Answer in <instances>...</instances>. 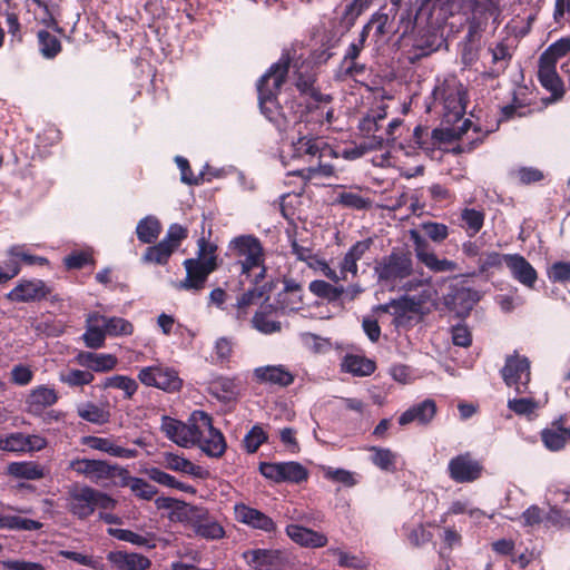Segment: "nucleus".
<instances>
[{
    "instance_id": "dca6fc26",
    "label": "nucleus",
    "mask_w": 570,
    "mask_h": 570,
    "mask_svg": "<svg viewBox=\"0 0 570 570\" xmlns=\"http://www.w3.org/2000/svg\"><path fill=\"white\" fill-rule=\"evenodd\" d=\"M323 159L325 157H336L334 149L320 137H299L292 144V158L303 159Z\"/></svg>"
},
{
    "instance_id": "c756f323",
    "label": "nucleus",
    "mask_w": 570,
    "mask_h": 570,
    "mask_svg": "<svg viewBox=\"0 0 570 570\" xmlns=\"http://www.w3.org/2000/svg\"><path fill=\"white\" fill-rule=\"evenodd\" d=\"M277 308L298 311L303 307V287L294 279L284 281V289L277 294Z\"/></svg>"
},
{
    "instance_id": "864d4df0",
    "label": "nucleus",
    "mask_w": 570,
    "mask_h": 570,
    "mask_svg": "<svg viewBox=\"0 0 570 570\" xmlns=\"http://www.w3.org/2000/svg\"><path fill=\"white\" fill-rule=\"evenodd\" d=\"M372 3L373 0H353L345 7L341 16V26L350 30L355 24L357 18L367 10Z\"/></svg>"
},
{
    "instance_id": "cd10ccee",
    "label": "nucleus",
    "mask_w": 570,
    "mask_h": 570,
    "mask_svg": "<svg viewBox=\"0 0 570 570\" xmlns=\"http://www.w3.org/2000/svg\"><path fill=\"white\" fill-rule=\"evenodd\" d=\"M285 532L293 542L306 548H323L328 541L325 534L298 524H288Z\"/></svg>"
},
{
    "instance_id": "49530a36",
    "label": "nucleus",
    "mask_w": 570,
    "mask_h": 570,
    "mask_svg": "<svg viewBox=\"0 0 570 570\" xmlns=\"http://www.w3.org/2000/svg\"><path fill=\"white\" fill-rule=\"evenodd\" d=\"M386 6L382 7L380 10L374 12L370 18V24L375 29L374 38L376 41L381 40L384 36L390 32H397V29H394L392 14L390 12H385Z\"/></svg>"
},
{
    "instance_id": "9d476101",
    "label": "nucleus",
    "mask_w": 570,
    "mask_h": 570,
    "mask_svg": "<svg viewBox=\"0 0 570 570\" xmlns=\"http://www.w3.org/2000/svg\"><path fill=\"white\" fill-rule=\"evenodd\" d=\"M479 298L478 292L470 288L464 281L458 279L451 282L443 293L444 305L460 317L466 316Z\"/></svg>"
},
{
    "instance_id": "a19ab883",
    "label": "nucleus",
    "mask_w": 570,
    "mask_h": 570,
    "mask_svg": "<svg viewBox=\"0 0 570 570\" xmlns=\"http://www.w3.org/2000/svg\"><path fill=\"white\" fill-rule=\"evenodd\" d=\"M368 451L372 452L370 458L371 462L382 471L394 473L396 471L397 453L389 448L370 446Z\"/></svg>"
},
{
    "instance_id": "9b49d317",
    "label": "nucleus",
    "mask_w": 570,
    "mask_h": 570,
    "mask_svg": "<svg viewBox=\"0 0 570 570\" xmlns=\"http://www.w3.org/2000/svg\"><path fill=\"white\" fill-rule=\"evenodd\" d=\"M200 426L195 446H198L209 458H222L227 449V443L220 430L214 428L213 417L204 411L199 414Z\"/></svg>"
},
{
    "instance_id": "58836bf2",
    "label": "nucleus",
    "mask_w": 570,
    "mask_h": 570,
    "mask_svg": "<svg viewBox=\"0 0 570 570\" xmlns=\"http://www.w3.org/2000/svg\"><path fill=\"white\" fill-rule=\"evenodd\" d=\"M334 204L353 210H368L373 202L368 196L362 195L361 190H348L338 193Z\"/></svg>"
},
{
    "instance_id": "aec40b11",
    "label": "nucleus",
    "mask_w": 570,
    "mask_h": 570,
    "mask_svg": "<svg viewBox=\"0 0 570 570\" xmlns=\"http://www.w3.org/2000/svg\"><path fill=\"white\" fill-rule=\"evenodd\" d=\"M235 515L238 522L266 533H275L277 525L274 520L259 511L244 503L235 505Z\"/></svg>"
},
{
    "instance_id": "b1692460",
    "label": "nucleus",
    "mask_w": 570,
    "mask_h": 570,
    "mask_svg": "<svg viewBox=\"0 0 570 570\" xmlns=\"http://www.w3.org/2000/svg\"><path fill=\"white\" fill-rule=\"evenodd\" d=\"M504 261L512 277L528 288H533L538 279L537 271L519 254L505 255Z\"/></svg>"
},
{
    "instance_id": "f704fd0d",
    "label": "nucleus",
    "mask_w": 570,
    "mask_h": 570,
    "mask_svg": "<svg viewBox=\"0 0 570 570\" xmlns=\"http://www.w3.org/2000/svg\"><path fill=\"white\" fill-rule=\"evenodd\" d=\"M431 298L430 288L425 287L419 297L416 296H403L397 301L391 302L390 306L393 308V314L403 316L406 313L420 312L422 304Z\"/></svg>"
},
{
    "instance_id": "603ef678",
    "label": "nucleus",
    "mask_w": 570,
    "mask_h": 570,
    "mask_svg": "<svg viewBox=\"0 0 570 570\" xmlns=\"http://www.w3.org/2000/svg\"><path fill=\"white\" fill-rule=\"evenodd\" d=\"M10 475L18 479L39 480L43 478V469L36 462H13L8 466Z\"/></svg>"
},
{
    "instance_id": "c85d7f7f",
    "label": "nucleus",
    "mask_w": 570,
    "mask_h": 570,
    "mask_svg": "<svg viewBox=\"0 0 570 570\" xmlns=\"http://www.w3.org/2000/svg\"><path fill=\"white\" fill-rule=\"evenodd\" d=\"M81 444L92 450L108 453L115 458L134 459L138 455V451L136 449H127L116 445L110 439L107 438L94 435L82 436Z\"/></svg>"
},
{
    "instance_id": "774afa93",
    "label": "nucleus",
    "mask_w": 570,
    "mask_h": 570,
    "mask_svg": "<svg viewBox=\"0 0 570 570\" xmlns=\"http://www.w3.org/2000/svg\"><path fill=\"white\" fill-rule=\"evenodd\" d=\"M501 554H509L511 557L510 561L519 564L521 569L530 563L532 557L527 550L517 553L513 542L507 540H501Z\"/></svg>"
},
{
    "instance_id": "423d86ee",
    "label": "nucleus",
    "mask_w": 570,
    "mask_h": 570,
    "mask_svg": "<svg viewBox=\"0 0 570 570\" xmlns=\"http://www.w3.org/2000/svg\"><path fill=\"white\" fill-rule=\"evenodd\" d=\"M12 303H38L41 301L59 302L61 298L55 293L52 286L40 278H21L17 285L6 294Z\"/></svg>"
},
{
    "instance_id": "4d7b16f0",
    "label": "nucleus",
    "mask_w": 570,
    "mask_h": 570,
    "mask_svg": "<svg viewBox=\"0 0 570 570\" xmlns=\"http://www.w3.org/2000/svg\"><path fill=\"white\" fill-rule=\"evenodd\" d=\"M508 177L510 180L521 185H531L540 183L546 178L542 170L535 167H520L509 171Z\"/></svg>"
},
{
    "instance_id": "f8f14e48",
    "label": "nucleus",
    "mask_w": 570,
    "mask_h": 570,
    "mask_svg": "<svg viewBox=\"0 0 570 570\" xmlns=\"http://www.w3.org/2000/svg\"><path fill=\"white\" fill-rule=\"evenodd\" d=\"M138 380L146 386L157 387L168 393L178 392L183 386L178 372L163 364L142 367L138 373Z\"/></svg>"
},
{
    "instance_id": "e2e57ef3",
    "label": "nucleus",
    "mask_w": 570,
    "mask_h": 570,
    "mask_svg": "<svg viewBox=\"0 0 570 570\" xmlns=\"http://www.w3.org/2000/svg\"><path fill=\"white\" fill-rule=\"evenodd\" d=\"M107 532L109 535H111L118 540L126 541V542H129L135 546L148 547L150 549L156 547V544L150 543V540L147 539L146 537H142L131 530H128V529L109 528L107 530Z\"/></svg>"
},
{
    "instance_id": "f3484780",
    "label": "nucleus",
    "mask_w": 570,
    "mask_h": 570,
    "mask_svg": "<svg viewBox=\"0 0 570 570\" xmlns=\"http://www.w3.org/2000/svg\"><path fill=\"white\" fill-rule=\"evenodd\" d=\"M187 521L196 535L217 540L225 537L224 528L204 509L196 507L190 508Z\"/></svg>"
},
{
    "instance_id": "6e6d98bb",
    "label": "nucleus",
    "mask_w": 570,
    "mask_h": 570,
    "mask_svg": "<svg viewBox=\"0 0 570 570\" xmlns=\"http://www.w3.org/2000/svg\"><path fill=\"white\" fill-rule=\"evenodd\" d=\"M94 380L95 375L90 371L68 368L59 373V381L72 389L88 385Z\"/></svg>"
},
{
    "instance_id": "bf43d9fd",
    "label": "nucleus",
    "mask_w": 570,
    "mask_h": 570,
    "mask_svg": "<svg viewBox=\"0 0 570 570\" xmlns=\"http://www.w3.org/2000/svg\"><path fill=\"white\" fill-rule=\"evenodd\" d=\"M308 288L317 297L326 299L331 303L340 299L344 293L343 286H334L323 279L311 282Z\"/></svg>"
},
{
    "instance_id": "2f4dec72",
    "label": "nucleus",
    "mask_w": 570,
    "mask_h": 570,
    "mask_svg": "<svg viewBox=\"0 0 570 570\" xmlns=\"http://www.w3.org/2000/svg\"><path fill=\"white\" fill-rule=\"evenodd\" d=\"M529 106L528 87L518 85L512 91V102L501 107V121L509 120L515 116H525L529 112Z\"/></svg>"
},
{
    "instance_id": "4468645a",
    "label": "nucleus",
    "mask_w": 570,
    "mask_h": 570,
    "mask_svg": "<svg viewBox=\"0 0 570 570\" xmlns=\"http://www.w3.org/2000/svg\"><path fill=\"white\" fill-rule=\"evenodd\" d=\"M380 279L394 282L407 277L412 272L411 252H391L375 267Z\"/></svg>"
},
{
    "instance_id": "052dcab7",
    "label": "nucleus",
    "mask_w": 570,
    "mask_h": 570,
    "mask_svg": "<svg viewBox=\"0 0 570 570\" xmlns=\"http://www.w3.org/2000/svg\"><path fill=\"white\" fill-rule=\"evenodd\" d=\"M102 326L106 335L109 336H127L134 332V325L126 318L122 317H106L101 316Z\"/></svg>"
},
{
    "instance_id": "a878e982",
    "label": "nucleus",
    "mask_w": 570,
    "mask_h": 570,
    "mask_svg": "<svg viewBox=\"0 0 570 570\" xmlns=\"http://www.w3.org/2000/svg\"><path fill=\"white\" fill-rule=\"evenodd\" d=\"M107 560L116 570H147L151 567L150 559L137 552L110 551Z\"/></svg>"
},
{
    "instance_id": "6ab92c4d",
    "label": "nucleus",
    "mask_w": 570,
    "mask_h": 570,
    "mask_svg": "<svg viewBox=\"0 0 570 570\" xmlns=\"http://www.w3.org/2000/svg\"><path fill=\"white\" fill-rule=\"evenodd\" d=\"M253 381L263 385L287 387L294 383L295 375L285 365H265L254 368Z\"/></svg>"
},
{
    "instance_id": "de8ad7c7",
    "label": "nucleus",
    "mask_w": 570,
    "mask_h": 570,
    "mask_svg": "<svg viewBox=\"0 0 570 570\" xmlns=\"http://www.w3.org/2000/svg\"><path fill=\"white\" fill-rule=\"evenodd\" d=\"M41 528L42 523L40 521L22 518L19 515L0 513V529L16 531H37Z\"/></svg>"
},
{
    "instance_id": "0eeeda50",
    "label": "nucleus",
    "mask_w": 570,
    "mask_h": 570,
    "mask_svg": "<svg viewBox=\"0 0 570 570\" xmlns=\"http://www.w3.org/2000/svg\"><path fill=\"white\" fill-rule=\"evenodd\" d=\"M501 376L504 384L517 395L528 393L531 380L530 361L514 352L507 356L504 366L501 368Z\"/></svg>"
},
{
    "instance_id": "ea45409f",
    "label": "nucleus",
    "mask_w": 570,
    "mask_h": 570,
    "mask_svg": "<svg viewBox=\"0 0 570 570\" xmlns=\"http://www.w3.org/2000/svg\"><path fill=\"white\" fill-rule=\"evenodd\" d=\"M37 41L39 52L45 59L52 60L62 51V45L59 38L50 33L47 29H40L37 32Z\"/></svg>"
},
{
    "instance_id": "5701e85b",
    "label": "nucleus",
    "mask_w": 570,
    "mask_h": 570,
    "mask_svg": "<svg viewBox=\"0 0 570 570\" xmlns=\"http://www.w3.org/2000/svg\"><path fill=\"white\" fill-rule=\"evenodd\" d=\"M554 503L550 507L544 520L558 528L570 524V490H559L554 493Z\"/></svg>"
},
{
    "instance_id": "f03ea898",
    "label": "nucleus",
    "mask_w": 570,
    "mask_h": 570,
    "mask_svg": "<svg viewBox=\"0 0 570 570\" xmlns=\"http://www.w3.org/2000/svg\"><path fill=\"white\" fill-rule=\"evenodd\" d=\"M293 53L281 55L257 81L258 104L262 114L278 131H285L295 117H288L278 102V95L286 82Z\"/></svg>"
},
{
    "instance_id": "6e6552de",
    "label": "nucleus",
    "mask_w": 570,
    "mask_h": 570,
    "mask_svg": "<svg viewBox=\"0 0 570 570\" xmlns=\"http://www.w3.org/2000/svg\"><path fill=\"white\" fill-rule=\"evenodd\" d=\"M69 468L79 475H83L91 483L100 484L106 480L117 481L120 473L125 472V468L119 464H111L105 460L95 459H75L70 462Z\"/></svg>"
},
{
    "instance_id": "a18cd8bd",
    "label": "nucleus",
    "mask_w": 570,
    "mask_h": 570,
    "mask_svg": "<svg viewBox=\"0 0 570 570\" xmlns=\"http://www.w3.org/2000/svg\"><path fill=\"white\" fill-rule=\"evenodd\" d=\"M77 414L83 421L98 425L108 423L110 420L109 411L89 401L77 406Z\"/></svg>"
},
{
    "instance_id": "a211bd4d",
    "label": "nucleus",
    "mask_w": 570,
    "mask_h": 570,
    "mask_svg": "<svg viewBox=\"0 0 570 570\" xmlns=\"http://www.w3.org/2000/svg\"><path fill=\"white\" fill-rule=\"evenodd\" d=\"M96 489L89 485H73L68 491V510L80 520L94 513V495Z\"/></svg>"
},
{
    "instance_id": "4c0bfd02",
    "label": "nucleus",
    "mask_w": 570,
    "mask_h": 570,
    "mask_svg": "<svg viewBox=\"0 0 570 570\" xmlns=\"http://www.w3.org/2000/svg\"><path fill=\"white\" fill-rule=\"evenodd\" d=\"M342 367L355 376H368L376 370V364L365 356L347 354L343 360Z\"/></svg>"
},
{
    "instance_id": "bb28decb",
    "label": "nucleus",
    "mask_w": 570,
    "mask_h": 570,
    "mask_svg": "<svg viewBox=\"0 0 570 570\" xmlns=\"http://www.w3.org/2000/svg\"><path fill=\"white\" fill-rule=\"evenodd\" d=\"M245 255V258L239 261L242 276L246 279H250L257 285L264 279L266 274L265 267V252H239Z\"/></svg>"
},
{
    "instance_id": "473e14b6",
    "label": "nucleus",
    "mask_w": 570,
    "mask_h": 570,
    "mask_svg": "<svg viewBox=\"0 0 570 570\" xmlns=\"http://www.w3.org/2000/svg\"><path fill=\"white\" fill-rule=\"evenodd\" d=\"M538 80L551 94L550 98L547 99L549 102H556L563 98L566 92L564 85L557 69L538 67Z\"/></svg>"
},
{
    "instance_id": "338daca9",
    "label": "nucleus",
    "mask_w": 570,
    "mask_h": 570,
    "mask_svg": "<svg viewBox=\"0 0 570 570\" xmlns=\"http://www.w3.org/2000/svg\"><path fill=\"white\" fill-rule=\"evenodd\" d=\"M335 46L336 42L328 39L326 43H322L318 48L314 49L307 58H304V60H308L314 68L316 66L325 65L334 56L332 49Z\"/></svg>"
},
{
    "instance_id": "39448f33",
    "label": "nucleus",
    "mask_w": 570,
    "mask_h": 570,
    "mask_svg": "<svg viewBox=\"0 0 570 570\" xmlns=\"http://www.w3.org/2000/svg\"><path fill=\"white\" fill-rule=\"evenodd\" d=\"M204 411H194L187 422L164 415L161 417L160 430L167 439L181 448H193L197 442L199 432L200 420L199 414Z\"/></svg>"
},
{
    "instance_id": "e433bc0d",
    "label": "nucleus",
    "mask_w": 570,
    "mask_h": 570,
    "mask_svg": "<svg viewBox=\"0 0 570 570\" xmlns=\"http://www.w3.org/2000/svg\"><path fill=\"white\" fill-rule=\"evenodd\" d=\"M163 465L171 471L202 476V468L190 460L171 452L163 453Z\"/></svg>"
},
{
    "instance_id": "5fc2aeb1",
    "label": "nucleus",
    "mask_w": 570,
    "mask_h": 570,
    "mask_svg": "<svg viewBox=\"0 0 570 570\" xmlns=\"http://www.w3.org/2000/svg\"><path fill=\"white\" fill-rule=\"evenodd\" d=\"M507 406L517 415L531 417V415L540 407V403L533 397H518L515 394L513 397L508 396Z\"/></svg>"
},
{
    "instance_id": "3c124183",
    "label": "nucleus",
    "mask_w": 570,
    "mask_h": 570,
    "mask_svg": "<svg viewBox=\"0 0 570 570\" xmlns=\"http://www.w3.org/2000/svg\"><path fill=\"white\" fill-rule=\"evenodd\" d=\"M459 223L460 226L464 228L470 236H473L482 228L484 223V214L482 210L464 207L461 209Z\"/></svg>"
},
{
    "instance_id": "69168bd1",
    "label": "nucleus",
    "mask_w": 570,
    "mask_h": 570,
    "mask_svg": "<svg viewBox=\"0 0 570 570\" xmlns=\"http://www.w3.org/2000/svg\"><path fill=\"white\" fill-rule=\"evenodd\" d=\"M365 71L366 63L360 60H348L346 57H343L338 66L337 76L341 79H354L364 75Z\"/></svg>"
},
{
    "instance_id": "72a5a7b5",
    "label": "nucleus",
    "mask_w": 570,
    "mask_h": 570,
    "mask_svg": "<svg viewBox=\"0 0 570 570\" xmlns=\"http://www.w3.org/2000/svg\"><path fill=\"white\" fill-rule=\"evenodd\" d=\"M161 232L163 225L160 220L154 215H148L141 218L136 226V235L138 240L146 245L154 246Z\"/></svg>"
},
{
    "instance_id": "13d9d810",
    "label": "nucleus",
    "mask_w": 570,
    "mask_h": 570,
    "mask_svg": "<svg viewBox=\"0 0 570 570\" xmlns=\"http://www.w3.org/2000/svg\"><path fill=\"white\" fill-rule=\"evenodd\" d=\"M101 389H118L124 391L125 399H131L138 390L137 382L125 375H114L106 377L100 385Z\"/></svg>"
},
{
    "instance_id": "c9c22d12",
    "label": "nucleus",
    "mask_w": 570,
    "mask_h": 570,
    "mask_svg": "<svg viewBox=\"0 0 570 570\" xmlns=\"http://www.w3.org/2000/svg\"><path fill=\"white\" fill-rule=\"evenodd\" d=\"M541 440L550 451H559L570 440V428H563L559 423H553L541 432Z\"/></svg>"
},
{
    "instance_id": "412c9836",
    "label": "nucleus",
    "mask_w": 570,
    "mask_h": 570,
    "mask_svg": "<svg viewBox=\"0 0 570 570\" xmlns=\"http://www.w3.org/2000/svg\"><path fill=\"white\" fill-rule=\"evenodd\" d=\"M59 400L57 391L47 385H39L30 390L26 397L27 412L32 416H41L45 410Z\"/></svg>"
},
{
    "instance_id": "f257e3e1",
    "label": "nucleus",
    "mask_w": 570,
    "mask_h": 570,
    "mask_svg": "<svg viewBox=\"0 0 570 570\" xmlns=\"http://www.w3.org/2000/svg\"><path fill=\"white\" fill-rule=\"evenodd\" d=\"M432 105L428 106L429 110L442 106L441 127L432 130V139L439 142H452L460 139L471 125V120L464 118L466 90L463 85L455 77L438 81L432 91Z\"/></svg>"
},
{
    "instance_id": "79ce46f5",
    "label": "nucleus",
    "mask_w": 570,
    "mask_h": 570,
    "mask_svg": "<svg viewBox=\"0 0 570 570\" xmlns=\"http://www.w3.org/2000/svg\"><path fill=\"white\" fill-rule=\"evenodd\" d=\"M188 237V229L180 224H171L164 238L156 245L147 249H177L183 240Z\"/></svg>"
},
{
    "instance_id": "393cba45",
    "label": "nucleus",
    "mask_w": 570,
    "mask_h": 570,
    "mask_svg": "<svg viewBox=\"0 0 570 570\" xmlns=\"http://www.w3.org/2000/svg\"><path fill=\"white\" fill-rule=\"evenodd\" d=\"M385 119V114H379L377 116H366L360 124V129L366 135H372L367 140L360 144L357 149L361 151L357 153V156H361L370 150H379L383 148L384 137L382 135H376V132L381 129L380 121Z\"/></svg>"
},
{
    "instance_id": "0e129e2a",
    "label": "nucleus",
    "mask_w": 570,
    "mask_h": 570,
    "mask_svg": "<svg viewBox=\"0 0 570 570\" xmlns=\"http://www.w3.org/2000/svg\"><path fill=\"white\" fill-rule=\"evenodd\" d=\"M295 174L305 180H311L317 176L332 177L335 175V167L332 164L323 163L322 159H317L315 166L302 168Z\"/></svg>"
},
{
    "instance_id": "680f3d73",
    "label": "nucleus",
    "mask_w": 570,
    "mask_h": 570,
    "mask_svg": "<svg viewBox=\"0 0 570 570\" xmlns=\"http://www.w3.org/2000/svg\"><path fill=\"white\" fill-rule=\"evenodd\" d=\"M268 441V435L264 429L256 424L244 436L243 446L249 454L256 453L259 446Z\"/></svg>"
},
{
    "instance_id": "20e7f679",
    "label": "nucleus",
    "mask_w": 570,
    "mask_h": 570,
    "mask_svg": "<svg viewBox=\"0 0 570 570\" xmlns=\"http://www.w3.org/2000/svg\"><path fill=\"white\" fill-rule=\"evenodd\" d=\"M216 252H197L196 258L185 259L183 265L186 269L185 279L177 284L178 289L202 291L208 276L217 268Z\"/></svg>"
},
{
    "instance_id": "1a4fd4ad",
    "label": "nucleus",
    "mask_w": 570,
    "mask_h": 570,
    "mask_svg": "<svg viewBox=\"0 0 570 570\" xmlns=\"http://www.w3.org/2000/svg\"><path fill=\"white\" fill-rule=\"evenodd\" d=\"M258 470L263 476L275 483L301 484L309 476L308 470L296 461L261 462Z\"/></svg>"
},
{
    "instance_id": "7ed1b4c3",
    "label": "nucleus",
    "mask_w": 570,
    "mask_h": 570,
    "mask_svg": "<svg viewBox=\"0 0 570 570\" xmlns=\"http://www.w3.org/2000/svg\"><path fill=\"white\" fill-rule=\"evenodd\" d=\"M284 53H288L289 56L293 53L291 67L293 66L294 68L296 89L302 95L308 96L313 102H315V108H318L320 105L330 104L332 101V97L330 95L322 94L320 88L315 86L317 81V73L312 63L308 62V60H304L303 55L298 53L297 48L295 47L284 49L282 55Z\"/></svg>"
},
{
    "instance_id": "c03bdc74",
    "label": "nucleus",
    "mask_w": 570,
    "mask_h": 570,
    "mask_svg": "<svg viewBox=\"0 0 570 570\" xmlns=\"http://www.w3.org/2000/svg\"><path fill=\"white\" fill-rule=\"evenodd\" d=\"M420 262L435 273L442 272H460L462 268L458 266V263L446 258H439L435 252H416Z\"/></svg>"
},
{
    "instance_id": "4be33fe9",
    "label": "nucleus",
    "mask_w": 570,
    "mask_h": 570,
    "mask_svg": "<svg viewBox=\"0 0 570 570\" xmlns=\"http://www.w3.org/2000/svg\"><path fill=\"white\" fill-rule=\"evenodd\" d=\"M436 403L432 399H425L415 403L399 416V424L405 426L411 423L428 425L436 415Z\"/></svg>"
},
{
    "instance_id": "37998d69",
    "label": "nucleus",
    "mask_w": 570,
    "mask_h": 570,
    "mask_svg": "<svg viewBox=\"0 0 570 570\" xmlns=\"http://www.w3.org/2000/svg\"><path fill=\"white\" fill-rule=\"evenodd\" d=\"M272 309V305L262 306L252 320L253 327L266 335L281 332L282 330L281 322L271 318Z\"/></svg>"
},
{
    "instance_id": "ddd939ff",
    "label": "nucleus",
    "mask_w": 570,
    "mask_h": 570,
    "mask_svg": "<svg viewBox=\"0 0 570 570\" xmlns=\"http://www.w3.org/2000/svg\"><path fill=\"white\" fill-rule=\"evenodd\" d=\"M242 558L253 570H285L291 564L289 553L281 549H249Z\"/></svg>"
},
{
    "instance_id": "2eb2a0df",
    "label": "nucleus",
    "mask_w": 570,
    "mask_h": 570,
    "mask_svg": "<svg viewBox=\"0 0 570 570\" xmlns=\"http://www.w3.org/2000/svg\"><path fill=\"white\" fill-rule=\"evenodd\" d=\"M482 472L483 465L470 452L453 456L448 464V474L456 483L474 482Z\"/></svg>"
},
{
    "instance_id": "8fccbe9b",
    "label": "nucleus",
    "mask_w": 570,
    "mask_h": 570,
    "mask_svg": "<svg viewBox=\"0 0 570 570\" xmlns=\"http://www.w3.org/2000/svg\"><path fill=\"white\" fill-rule=\"evenodd\" d=\"M145 472L151 481H154L158 484H161V485H165V487H168L171 489H177V490H180L184 492H189V493L195 492V489L191 485L178 481L175 476H173L171 474H169L158 468H149V469H146Z\"/></svg>"
},
{
    "instance_id": "7c9ffc66",
    "label": "nucleus",
    "mask_w": 570,
    "mask_h": 570,
    "mask_svg": "<svg viewBox=\"0 0 570 570\" xmlns=\"http://www.w3.org/2000/svg\"><path fill=\"white\" fill-rule=\"evenodd\" d=\"M114 484L120 488H130L135 497L146 501L153 500V498L158 493L155 485L148 483L141 478L131 476L126 468L125 472L120 473L119 479L114 481Z\"/></svg>"
},
{
    "instance_id": "09e8293b",
    "label": "nucleus",
    "mask_w": 570,
    "mask_h": 570,
    "mask_svg": "<svg viewBox=\"0 0 570 570\" xmlns=\"http://www.w3.org/2000/svg\"><path fill=\"white\" fill-rule=\"evenodd\" d=\"M479 59L481 61L482 69L480 70L478 67L475 69L480 71L484 79H494L498 76L494 66L499 60V43L495 46L491 45L490 47L480 50Z\"/></svg>"
}]
</instances>
